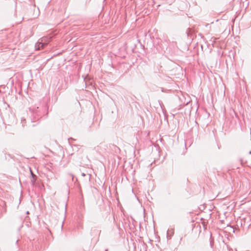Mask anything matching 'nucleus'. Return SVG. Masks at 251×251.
<instances>
[{
    "label": "nucleus",
    "mask_w": 251,
    "mask_h": 251,
    "mask_svg": "<svg viewBox=\"0 0 251 251\" xmlns=\"http://www.w3.org/2000/svg\"><path fill=\"white\" fill-rule=\"evenodd\" d=\"M40 47L42 48H43V44L42 43H40L39 44V48H40Z\"/></svg>",
    "instance_id": "f03ea898"
},
{
    "label": "nucleus",
    "mask_w": 251,
    "mask_h": 251,
    "mask_svg": "<svg viewBox=\"0 0 251 251\" xmlns=\"http://www.w3.org/2000/svg\"><path fill=\"white\" fill-rule=\"evenodd\" d=\"M29 170H30V174L33 177V181L34 182L35 181V179H36V176L33 174L31 168L29 169Z\"/></svg>",
    "instance_id": "f257e3e1"
}]
</instances>
